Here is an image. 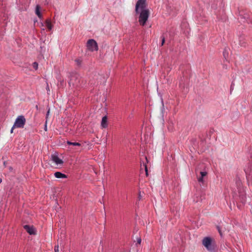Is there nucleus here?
<instances>
[{"instance_id":"ddd939ff","label":"nucleus","mask_w":252,"mask_h":252,"mask_svg":"<svg viewBox=\"0 0 252 252\" xmlns=\"http://www.w3.org/2000/svg\"><path fill=\"white\" fill-rule=\"evenodd\" d=\"M45 25L49 31L52 30L53 26L50 20L47 19L45 21Z\"/></svg>"},{"instance_id":"bb28decb","label":"nucleus","mask_w":252,"mask_h":252,"mask_svg":"<svg viewBox=\"0 0 252 252\" xmlns=\"http://www.w3.org/2000/svg\"><path fill=\"white\" fill-rule=\"evenodd\" d=\"M58 207H58V208H57L58 210L61 209V206H58Z\"/></svg>"},{"instance_id":"4be33fe9","label":"nucleus","mask_w":252,"mask_h":252,"mask_svg":"<svg viewBox=\"0 0 252 252\" xmlns=\"http://www.w3.org/2000/svg\"><path fill=\"white\" fill-rule=\"evenodd\" d=\"M170 209L171 211L173 212L175 210L177 209V206H173V207L171 208Z\"/></svg>"},{"instance_id":"412c9836","label":"nucleus","mask_w":252,"mask_h":252,"mask_svg":"<svg viewBox=\"0 0 252 252\" xmlns=\"http://www.w3.org/2000/svg\"><path fill=\"white\" fill-rule=\"evenodd\" d=\"M137 244H140L141 243V239L140 237H139V238H137Z\"/></svg>"},{"instance_id":"a878e982","label":"nucleus","mask_w":252,"mask_h":252,"mask_svg":"<svg viewBox=\"0 0 252 252\" xmlns=\"http://www.w3.org/2000/svg\"><path fill=\"white\" fill-rule=\"evenodd\" d=\"M99 77L100 78H103L104 79V80H105L104 78L102 76L100 75V76H99Z\"/></svg>"},{"instance_id":"7c9ffc66","label":"nucleus","mask_w":252,"mask_h":252,"mask_svg":"<svg viewBox=\"0 0 252 252\" xmlns=\"http://www.w3.org/2000/svg\"><path fill=\"white\" fill-rule=\"evenodd\" d=\"M231 207H232V206H231V205H230V206H229V208H230V210H232V208H231Z\"/></svg>"},{"instance_id":"cd10ccee","label":"nucleus","mask_w":252,"mask_h":252,"mask_svg":"<svg viewBox=\"0 0 252 252\" xmlns=\"http://www.w3.org/2000/svg\"><path fill=\"white\" fill-rule=\"evenodd\" d=\"M46 89H47V91H49V86H47Z\"/></svg>"},{"instance_id":"423d86ee","label":"nucleus","mask_w":252,"mask_h":252,"mask_svg":"<svg viewBox=\"0 0 252 252\" xmlns=\"http://www.w3.org/2000/svg\"><path fill=\"white\" fill-rule=\"evenodd\" d=\"M146 0H138L135 6V12L136 13H139V10H141V11L143 9H146Z\"/></svg>"},{"instance_id":"a211bd4d","label":"nucleus","mask_w":252,"mask_h":252,"mask_svg":"<svg viewBox=\"0 0 252 252\" xmlns=\"http://www.w3.org/2000/svg\"><path fill=\"white\" fill-rule=\"evenodd\" d=\"M32 67L33 68L36 70L38 68V63L36 62H34L32 63Z\"/></svg>"},{"instance_id":"2eb2a0df","label":"nucleus","mask_w":252,"mask_h":252,"mask_svg":"<svg viewBox=\"0 0 252 252\" xmlns=\"http://www.w3.org/2000/svg\"><path fill=\"white\" fill-rule=\"evenodd\" d=\"M67 144L69 145H72L73 146H81V144L78 142H71L70 141H67Z\"/></svg>"},{"instance_id":"b1692460","label":"nucleus","mask_w":252,"mask_h":252,"mask_svg":"<svg viewBox=\"0 0 252 252\" xmlns=\"http://www.w3.org/2000/svg\"><path fill=\"white\" fill-rule=\"evenodd\" d=\"M49 113H50V109H49L48 111L47 112L46 118H47V117L48 116V115L49 114Z\"/></svg>"},{"instance_id":"aec40b11","label":"nucleus","mask_w":252,"mask_h":252,"mask_svg":"<svg viewBox=\"0 0 252 252\" xmlns=\"http://www.w3.org/2000/svg\"><path fill=\"white\" fill-rule=\"evenodd\" d=\"M54 250H55V252H59V246L58 245L55 246Z\"/></svg>"},{"instance_id":"c756f323","label":"nucleus","mask_w":252,"mask_h":252,"mask_svg":"<svg viewBox=\"0 0 252 252\" xmlns=\"http://www.w3.org/2000/svg\"><path fill=\"white\" fill-rule=\"evenodd\" d=\"M225 55H226V53H225V52H223V56H224L225 58Z\"/></svg>"},{"instance_id":"393cba45","label":"nucleus","mask_w":252,"mask_h":252,"mask_svg":"<svg viewBox=\"0 0 252 252\" xmlns=\"http://www.w3.org/2000/svg\"><path fill=\"white\" fill-rule=\"evenodd\" d=\"M237 206V207H238V209H241V207H242V206L238 205V206Z\"/></svg>"},{"instance_id":"1a4fd4ad","label":"nucleus","mask_w":252,"mask_h":252,"mask_svg":"<svg viewBox=\"0 0 252 252\" xmlns=\"http://www.w3.org/2000/svg\"><path fill=\"white\" fill-rule=\"evenodd\" d=\"M144 158H145V161H141V166H142V165H143V167H144L145 170L146 175L147 176H148V167H147V164L149 162V161L147 159V157H144Z\"/></svg>"},{"instance_id":"6e6552de","label":"nucleus","mask_w":252,"mask_h":252,"mask_svg":"<svg viewBox=\"0 0 252 252\" xmlns=\"http://www.w3.org/2000/svg\"><path fill=\"white\" fill-rule=\"evenodd\" d=\"M24 228L30 235H35L36 234V230L33 226L25 225L24 226Z\"/></svg>"},{"instance_id":"7ed1b4c3","label":"nucleus","mask_w":252,"mask_h":252,"mask_svg":"<svg viewBox=\"0 0 252 252\" xmlns=\"http://www.w3.org/2000/svg\"><path fill=\"white\" fill-rule=\"evenodd\" d=\"M150 15L149 9H143L139 17V22L141 26H144L148 19Z\"/></svg>"},{"instance_id":"39448f33","label":"nucleus","mask_w":252,"mask_h":252,"mask_svg":"<svg viewBox=\"0 0 252 252\" xmlns=\"http://www.w3.org/2000/svg\"><path fill=\"white\" fill-rule=\"evenodd\" d=\"M87 49L91 51H96L98 49V46L96 42L94 39H89L87 44Z\"/></svg>"},{"instance_id":"9d476101","label":"nucleus","mask_w":252,"mask_h":252,"mask_svg":"<svg viewBox=\"0 0 252 252\" xmlns=\"http://www.w3.org/2000/svg\"><path fill=\"white\" fill-rule=\"evenodd\" d=\"M52 159L57 165L63 163V161L57 156L53 155L52 156Z\"/></svg>"},{"instance_id":"f257e3e1","label":"nucleus","mask_w":252,"mask_h":252,"mask_svg":"<svg viewBox=\"0 0 252 252\" xmlns=\"http://www.w3.org/2000/svg\"><path fill=\"white\" fill-rule=\"evenodd\" d=\"M202 245L210 252H217L218 248L215 241L211 237H205L202 240Z\"/></svg>"},{"instance_id":"0eeeda50","label":"nucleus","mask_w":252,"mask_h":252,"mask_svg":"<svg viewBox=\"0 0 252 252\" xmlns=\"http://www.w3.org/2000/svg\"><path fill=\"white\" fill-rule=\"evenodd\" d=\"M198 172V169H196V174L197 175V180L199 183H201L202 184H204V178L207 176V172L205 171H199V175L197 174V172Z\"/></svg>"},{"instance_id":"5701e85b","label":"nucleus","mask_w":252,"mask_h":252,"mask_svg":"<svg viewBox=\"0 0 252 252\" xmlns=\"http://www.w3.org/2000/svg\"><path fill=\"white\" fill-rule=\"evenodd\" d=\"M15 128H16V127H14V125L12 127L11 129V130H10V132L12 133L13 132V130Z\"/></svg>"},{"instance_id":"dca6fc26","label":"nucleus","mask_w":252,"mask_h":252,"mask_svg":"<svg viewBox=\"0 0 252 252\" xmlns=\"http://www.w3.org/2000/svg\"><path fill=\"white\" fill-rule=\"evenodd\" d=\"M217 230H218V231L220 236H221V237H222L223 235H222V232L221 231L220 227V226H219V225H217Z\"/></svg>"},{"instance_id":"4468645a","label":"nucleus","mask_w":252,"mask_h":252,"mask_svg":"<svg viewBox=\"0 0 252 252\" xmlns=\"http://www.w3.org/2000/svg\"><path fill=\"white\" fill-rule=\"evenodd\" d=\"M39 10H40V6L38 5H36V9H35V13L39 18H41L42 15H41V13L40 12Z\"/></svg>"},{"instance_id":"6ab92c4d","label":"nucleus","mask_w":252,"mask_h":252,"mask_svg":"<svg viewBox=\"0 0 252 252\" xmlns=\"http://www.w3.org/2000/svg\"><path fill=\"white\" fill-rule=\"evenodd\" d=\"M161 46H163V44H164L165 43V37L163 36H161Z\"/></svg>"},{"instance_id":"2f4dec72","label":"nucleus","mask_w":252,"mask_h":252,"mask_svg":"<svg viewBox=\"0 0 252 252\" xmlns=\"http://www.w3.org/2000/svg\"><path fill=\"white\" fill-rule=\"evenodd\" d=\"M1 181H2L1 179H0V184L1 183Z\"/></svg>"},{"instance_id":"c85d7f7f","label":"nucleus","mask_w":252,"mask_h":252,"mask_svg":"<svg viewBox=\"0 0 252 252\" xmlns=\"http://www.w3.org/2000/svg\"><path fill=\"white\" fill-rule=\"evenodd\" d=\"M225 55H226V53H225V52H223V56H224L225 58Z\"/></svg>"},{"instance_id":"473e14b6","label":"nucleus","mask_w":252,"mask_h":252,"mask_svg":"<svg viewBox=\"0 0 252 252\" xmlns=\"http://www.w3.org/2000/svg\"><path fill=\"white\" fill-rule=\"evenodd\" d=\"M104 210H105V206H104Z\"/></svg>"},{"instance_id":"f8f14e48","label":"nucleus","mask_w":252,"mask_h":252,"mask_svg":"<svg viewBox=\"0 0 252 252\" xmlns=\"http://www.w3.org/2000/svg\"><path fill=\"white\" fill-rule=\"evenodd\" d=\"M107 118L106 116H104L102 119L101 125L103 128H105L107 126Z\"/></svg>"},{"instance_id":"f3484780","label":"nucleus","mask_w":252,"mask_h":252,"mask_svg":"<svg viewBox=\"0 0 252 252\" xmlns=\"http://www.w3.org/2000/svg\"><path fill=\"white\" fill-rule=\"evenodd\" d=\"M75 62L77 65L79 66L81 65L82 61L79 59H77L75 60Z\"/></svg>"},{"instance_id":"9b49d317","label":"nucleus","mask_w":252,"mask_h":252,"mask_svg":"<svg viewBox=\"0 0 252 252\" xmlns=\"http://www.w3.org/2000/svg\"><path fill=\"white\" fill-rule=\"evenodd\" d=\"M54 176L57 178H66L67 176L66 175L60 172H56L54 173Z\"/></svg>"},{"instance_id":"20e7f679","label":"nucleus","mask_w":252,"mask_h":252,"mask_svg":"<svg viewBox=\"0 0 252 252\" xmlns=\"http://www.w3.org/2000/svg\"><path fill=\"white\" fill-rule=\"evenodd\" d=\"M26 123V119L23 116H19L15 120L14 127L16 128H23Z\"/></svg>"},{"instance_id":"f03ea898","label":"nucleus","mask_w":252,"mask_h":252,"mask_svg":"<svg viewBox=\"0 0 252 252\" xmlns=\"http://www.w3.org/2000/svg\"><path fill=\"white\" fill-rule=\"evenodd\" d=\"M81 78L80 75L76 73H72L69 77L68 83L70 86L72 85L75 87H78L80 84Z\"/></svg>"}]
</instances>
